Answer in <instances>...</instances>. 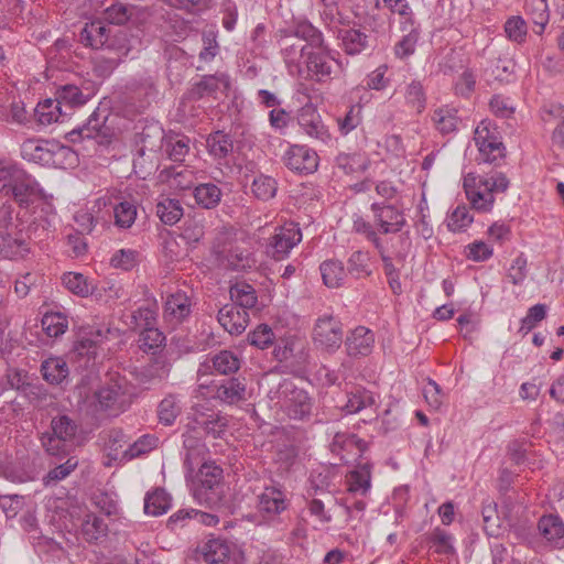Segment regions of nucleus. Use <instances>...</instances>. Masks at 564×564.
<instances>
[{
    "instance_id": "7ed1b4c3",
    "label": "nucleus",
    "mask_w": 564,
    "mask_h": 564,
    "mask_svg": "<svg viewBox=\"0 0 564 564\" xmlns=\"http://www.w3.org/2000/svg\"><path fill=\"white\" fill-rule=\"evenodd\" d=\"M79 39L85 46L94 50L115 51L119 55H126L129 51L126 34L118 32L112 35L111 29L100 20L86 23L79 33Z\"/></svg>"
},
{
    "instance_id": "c85d7f7f",
    "label": "nucleus",
    "mask_w": 564,
    "mask_h": 564,
    "mask_svg": "<svg viewBox=\"0 0 564 564\" xmlns=\"http://www.w3.org/2000/svg\"><path fill=\"white\" fill-rule=\"evenodd\" d=\"M348 491L365 496L371 487V465L360 463L347 475Z\"/></svg>"
},
{
    "instance_id": "2f4dec72",
    "label": "nucleus",
    "mask_w": 564,
    "mask_h": 564,
    "mask_svg": "<svg viewBox=\"0 0 564 564\" xmlns=\"http://www.w3.org/2000/svg\"><path fill=\"white\" fill-rule=\"evenodd\" d=\"M206 147L209 155L216 160H221L232 152L234 141L229 134L218 130L207 137Z\"/></svg>"
},
{
    "instance_id": "a211bd4d",
    "label": "nucleus",
    "mask_w": 564,
    "mask_h": 564,
    "mask_svg": "<svg viewBox=\"0 0 564 564\" xmlns=\"http://www.w3.org/2000/svg\"><path fill=\"white\" fill-rule=\"evenodd\" d=\"M297 121L303 132L310 138L323 143H326L330 140L328 129L315 109L311 107L302 108Z\"/></svg>"
},
{
    "instance_id": "de8ad7c7",
    "label": "nucleus",
    "mask_w": 564,
    "mask_h": 564,
    "mask_svg": "<svg viewBox=\"0 0 564 564\" xmlns=\"http://www.w3.org/2000/svg\"><path fill=\"white\" fill-rule=\"evenodd\" d=\"M138 343L142 351L155 355L165 345V336L156 326L148 327L141 330Z\"/></svg>"
},
{
    "instance_id": "39448f33",
    "label": "nucleus",
    "mask_w": 564,
    "mask_h": 564,
    "mask_svg": "<svg viewBox=\"0 0 564 564\" xmlns=\"http://www.w3.org/2000/svg\"><path fill=\"white\" fill-rule=\"evenodd\" d=\"M95 399L100 411L109 412L112 415L126 411L131 403L126 379L119 376L110 377L109 382L95 392Z\"/></svg>"
},
{
    "instance_id": "37998d69",
    "label": "nucleus",
    "mask_w": 564,
    "mask_h": 564,
    "mask_svg": "<svg viewBox=\"0 0 564 564\" xmlns=\"http://www.w3.org/2000/svg\"><path fill=\"white\" fill-rule=\"evenodd\" d=\"M380 3L400 17L402 31H406L408 25L416 24L413 11L406 0H377L376 8H380Z\"/></svg>"
},
{
    "instance_id": "09e8293b",
    "label": "nucleus",
    "mask_w": 564,
    "mask_h": 564,
    "mask_svg": "<svg viewBox=\"0 0 564 564\" xmlns=\"http://www.w3.org/2000/svg\"><path fill=\"white\" fill-rule=\"evenodd\" d=\"M158 445V438L150 434L140 436L137 441L130 442L122 452V459L131 460L153 451Z\"/></svg>"
},
{
    "instance_id": "4d7b16f0",
    "label": "nucleus",
    "mask_w": 564,
    "mask_h": 564,
    "mask_svg": "<svg viewBox=\"0 0 564 564\" xmlns=\"http://www.w3.org/2000/svg\"><path fill=\"white\" fill-rule=\"evenodd\" d=\"M354 448H357L359 452L364 449V443L361 440H359L355 434H348V433H336L333 442L330 444V451L336 454L340 455L341 458L343 452H351Z\"/></svg>"
},
{
    "instance_id": "bf43d9fd",
    "label": "nucleus",
    "mask_w": 564,
    "mask_h": 564,
    "mask_svg": "<svg viewBox=\"0 0 564 564\" xmlns=\"http://www.w3.org/2000/svg\"><path fill=\"white\" fill-rule=\"evenodd\" d=\"M115 225L122 229L130 228L137 218V206L129 200L117 204L113 208Z\"/></svg>"
},
{
    "instance_id": "dca6fc26",
    "label": "nucleus",
    "mask_w": 564,
    "mask_h": 564,
    "mask_svg": "<svg viewBox=\"0 0 564 564\" xmlns=\"http://www.w3.org/2000/svg\"><path fill=\"white\" fill-rule=\"evenodd\" d=\"M278 44L288 67H293L301 73L302 63L308 51L307 46L304 43H301L300 37L293 36L291 32L281 33Z\"/></svg>"
},
{
    "instance_id": "393cba45",
    "label": "nucleus",
    "mask_w": 564,
    "mask_h": 564,
    "mask_svg": "<svg viewBox=\"0 0 564 564\" xmlns=\"http://www.w3.org/2000/svg\"><path fill=\"white\" fill-rule=\"evenodd\" d=\"M191 313L189 297L183 291H177L167 296L164 315L170 322L181 323Z\"/></svg>"
},
{
    "instance_id": "bb28decb",
    "label": "nucleus",
    "mask_w": 564,
    "mask_h": 564,
    "mask_svg": "<svg viewBox=\"0 0 564 564\" xmlns=\"http://www.w3.org/2000/svg\"><path fill=\"white\" fill-rule=\"evenodd\" d=\"M214 398L226 404L243 401L246 400V384L238 378L227 379L215 387Z\"/></svg>"
},
{
    "instance_id": "5701e85b",
    "label": "nucleus",
    "mask_w": 564,
    "mask_h": 564,
    "mask_svg": "<svg viewBox=\"0 0 564 564\" xmlns=\"http://www.w3.org/2000/svg\"><path fill=\"white\" fill-rule=\"evenodd\" d=\"M145 10L137 6L115 2L104 11V19L110 24L123 25L130 21H137L144 15Z\"/></svg>"
},
{
    "instance_id": "ddd939ff",
    "label": "nucleus",
    "mask_w": 564,
    "mask_h": 564,
    "mask_svg": "<svg viewBox=\"0 0 564 564\" xmlns=\"http://www.w3.org/2000/svg\"><path fill=\"white\" fill-rule=\"evenodd\" d=\"M288 169L300 174H311L318 167L317 153L306 145H291L283 155Z\"/></svg>"
},
{
    "instance_id": "603ef678",
    "label": "nucleus",
    "mask_w": 564,
    "mask_h": 564,
    "mask_svg": "<svg viewBox=\"0 0 564 564\" xmlns=\"http://www.w3.org/2000/svg\"><path fill=\"white\" fill-rule=\"evenodd\" d=\"M406 34L394 46L397 57L403 59L415 52L416 43L420 37V29L417 24L408 25Z\"/></svg>"
},
{
    "instance_id": "0eeeda50",
    "label": "nucleus",
    "mask_w": 564,
    "mask_h": 564,
    "mask_svg": "<svg viewBox=\"0 0 564 564\" xmlns=\"http://www.w3.org/2000/svg\"><path fill=\"white\" fill-rule=\"evenodd\" d=\"M107 116L95 110L87 122L68 133L72 142L91 141L97 145L106 147L111 143L115 133L113 129L107 123Z\"/></svg>"
},
{
    "instance_id": "ea45409f",
    "label": "nucleus",
    "mask_w": 564,
    "mask_h": 564,
    "mask_svg": "<svg viewBox=\"0 0 564 564\" xmlns=\"http://www.w3.org/2000/svg\"><path fill=\"white\" fill-rule=\"evenodd\" d=\"M171 507V498L164 489H155L144 498V512L159 517L167 512Z\"/></svg>"
},
{
    "instance_id": "f8f14e48",
    "label": "nucleus",
    "mask_w": 564,
    "mask_h": 564,
    "mask_svg": "<svg viewBox=\"0 0 564 564\" xmlns=\"http://www.w3.org/2000/svg\"><path fill=\"white\" fill-rule=\"evenodd\" d=\"M302 240V232L297 224L288 223L275 229L270 239L269 252L275 260H282Z\"/></svg>"
},
{
    "instance_id": "338daca9",
    "label": "nucleus",
    "mask_w": 564,
    "mask_h": 564,
    "mask_svg": "<svg viewBox=\"0 0 564 564\" xmlns=\"http://www.w3.org/2000/svg\"><path fill=\"white\" fill-rule=\"evenodd\" d=\"M484 529L488 535L496 536L499 534L500 518L495 501L485 502L481 510Z\"/></svg>"
},
{
    "instance_id": "5fc2aeb1",
    "label": "nucleus",
    "mask_w": 564,
    "mask_h": 564,
    "mask_svg": "<svg viewBox=\"0 0 564 564\" xmlns=\"http://www.w3.org/2000/svg\"><path fill=\"white\" fill-rule=\"evenodd\" d=\"M539 530L549 541H557L564 536V523L558 516H544L539 521Z\"/></svg>"
},
{
    "instance_id": "6e6d98bb",
    "label": "nucleus",
    "mask_w": 564,
    "mask_h": 564,
    "mask_svg": "<svg viewBox=\"0 0 564 564\" xmlns=\"http://www.w3.org/2000/svg\"><path fill=\"white\" fill-rule=\"evenodd\" d=\"M41 323L43 330L48 337H58L68 327L67 317L63 313H45Z\"/></svg>"
},
{
    "instance_id": "f257e3e1",
    "label": "nucleus",
    "mask_w": 564,
    "mask_h": 564,
    "mask_svg": "<svg viewBox=\"0 0 564 564\" xmlns=\"http://www.w3.org/2000/svg\"><path fill=\"white\" fill-rule=\"evenodd\" d=\"M463 187L471 207L478 212H490L495 203V193H503L509 180L503 174L481 177L473 173L464 177Z\"/></svg>"
},
{
    "instance_id": "a878e982",
    "label": "nucleus",
    "mask_w": 564,
    "mask_h": 564,
    "mask_svg": "<svg viewBox=\"0 0 564 564\" xmlns=\"http://www.w3.org/2000/svg\"><path fill=\"white\" fill-rule=\"evenodd\" d=\"M55 98L63 109L68 112V110L85 105L90 99V94L83 91L74 84H65L56 88Z\"/></svg>"
},
{
    "instance_id": "423d86ee",
    "label": "nucleus",
    "mask_w": 564,
    "mask_h": 564,
    "mask_svg": "<svg viewBox=\"0 0 564 564\" xmlns=\"http://www.w3.org/2000/svg\"><path fill=\"white\" fill-rule=\"evenodd\" d=\"M223 478V469L214 463H204L197 474V482L194 487L195 500L206 507H214L221 499L219 489Z\"/></svg>"
},
{
    "instance_id": "680f3d73",
    "label": "nucleus",
    "mask_w": 564,
    "mask_h": 564,
    "mask_svg": "<svg viewBox=\"0 0 564 564\" xmlns=\"http://www.w3.org/2000/svg\"><path fill=\"white\" fill-rule=\"evenodd\" d=\"M404 97L409 107L421 113L426 106V97L421 82L412 80L405 88Z\"/></svg>"
},
{
    "instance_id": "f03ea898",
    "label": "nucleus",
    "mask_w": 564,
    "mask_h": 564,
    "mask_svg": "<svg viewBox=\"0 0 564 564\" xmlns=\"http://www.w3.org/2000/svg\"><path fill=\"white\" fill-rule=\"evenodd\" d=\"M78 429V423L67 414L56 415L51 421V432L42 434L41 443L52 456L66 455L74 445Z\"/></svg>"
},
{
    "instance_id": "2eb2a0df",
    "label": "nucleus",
    "mask_w": 564,
    "mask_h": 564,
    "mask_svg": "<svg viewBox=\"0 0 564 564\" xmlns=\"http://www.w3.org/2000/svg\"><path fill=\"white\" fill-rule=\"evenodd\" d=\"M289 500L281 486H267L258 496L257 509L268 519H273L285 511Z\"/></svg>"
},
{
    "instance_id": "3c124183",
    "label": "nucleus",
    "mask_w": 564,
    "mask_h": 564,
    "mask_svg": "<svg viewBox=\"0 0 564 564\" xmlns=\"http://www.w3.org/2000/svg\"><path fill=\"white\" fill-rule=\"evenodd\" d=\"M370 257L368 252L354 251L347 261V272L355 279H362L371 274Z\"/></svg>"
},
{
    "instance_id": "b1692460",
    "label": "nucleus",
    "mask_w": 564,
    "mask_h": 564,
    "mask_svg": "<svg viewBox=\"0 0 564 564\" xmlns=\"http://www.w3.org/2000/svg\"><path fill=\"white\" fill-rule=\"evenodd\" d=\"M155 132L167 156L174 162H183L189 152V138L181 134L164 137L161 128H155Z\"/></svg>"
},
{
    "instance_id": "79ce46f5",
    "label": "nucleus",
    "mask_w": 564,
    "mask_h": 564,
    "mask_svg": "<svg viewBox=\"0 0 564 564\" xmlns=\"http://www.w3.org/2000/svg\"><path fill=\"white\" fill-rule=\"evenodd\" d=\"M229 293L230 299L234 301L232 304L242 307L245 311L253 308L257 305L258 297L256 290L252 285L246 282L236 283L230 288Z\"/></svg>"
},
{
    "instance_id": "473e14b6",
    "label": "nucleus",
    "mask_w": 564,
    "mask_h": 564,
    "mask_svg": "<svg viewBox=\"0 0 564 564\" xmlns=\"http://www.w3.org/2000/svg\"><path fill=\"white\" fill-rule=\"evenodd\" d=\"M40 189L37 183L24 171L23 176L14 184L9 196H12L21 206H28Z\"/></svg>"
},
{
    "instance_id": "6ab92c4d",
    "label": "nucleus",
    "mask_w": 564,
    "mask_h": 564,
    "mask_svg": "<svg viewBox=\"0 0 564 564\" xmlns=\"http://www.w3.org/2000/svg\"><path fill=\"white\" fill-rule=\"evenodd\" d=\"M109 333L110 329L105 327L90 328L82 333L74 343V351L82 357H95L98 347L108 338Z\"/></svg>"
},
{
    "instance_id": "69168bd1",
    "label": "nucleus",
    "mask_w": 564,
    "mask_h": 564,
    "mask_svg": "<svg viewBox=\"0 0 564 564\" xmlns=\"http://www.w3.org/2000/svg\"><path fill=\"white\" fill-rule=\"evenodd\" d=\"M547 307L545 304H535L528 310L527 315L521 319L519 333L529 334L536 325L546 317Z\"/></svg>"
},
{
    "instance_id": "0e129e2a",
    "label": "nucleus",
    "mask_w": 564,
    "mask_h": 564,
    "mask_svg": "<svg viewBox=\"0 0 564 564\" xmlns=\"http://www.w3.org/2000/svg\"><path fill=\"white\" fill-rule=\"evenodd\" d=\"M164 172L170 184L178 189H188L194 185L193 171L187 167H171Z\"/></svg>"
},
{
    "instance_id": "c03bdc74",
    "label": "nucleus",
    "mask_w": 564,
    "mask_h": 564,
    "mask_svg": "<svg viewBox=\"0 0 564 564\" xmlns=\"http://www.w3.org/2000/svg\"><path fill=\"white\" fill-rule=\"evenodd\" d=\"M291 33L293 36L300 37L301 43L306 42L308 51L324 46L322 32L308 22L299 23Z\"/></svg>"
},
{
    "instance_id": "aec40b11",
    "label": "nucleus",
    "mask_w": 564,
    "mask_h": 564,
    "mask_svg": "<svg viewBox=\"0 0 564 564\" xmlns=\"http://www.w3.org/2000/svg\"><path fill=\"white\" fill-rule=\"evenodd\" d=\"M171 371V364L165 357H156L135 372L141 384H154L165 380Z\"/></svg>"
},
{
    "instance_id": "7c9ffc66",
    "label": "nucleus",
    "mask_w": 564,
    "mask_h": 564,
    "mask_svg": "<svg viewBox=\"0 0 564 564\" xmlns=\"http://www.w3.org/2000/svg\"><path fill=\"white\" fill-rule=\"evenodd\" d=\"M219 262L229 269L240 270L251 265L250 253L238 246H230L218 251Z\"/></svg>"
},
{
    "instance_id": "412c9836",
    "label": "nucleus",
    "mask_w": 564,
    "mask_h": 564,
    "mask_svg": "<svg viewBox=\"0 0 564 564\" xmlns=\"http://www.w3.org/2000/svg\"><path fill=\"white\" fill-rule=\"evenodd\" d=\"M54 144L44 140L28 139L21 144V155L24 160L39 164H51L54 162Z\"/></svg>"
},
{
    "instance_id": "cd10ccee",
    "label": "nucleus",
    "mask_w": 564,
    "mask_h": 564,
    "mask_svg": "<svg viewBox=\"0 0 564 564\" xmlns=\"http://www.w3.org/2000/svg\"><path fill=\"white\" fill-rule=\"evenodd\" d=\"M30 253L29 242L21 237H12L0 231V257L9 260L23 259Z\"/></svg>"
},
{
    "instance_id": "6e6552de",
    "label": "nucleus",
    "mask_w": 564,
    "mask_h": 564,
    "mask_svg": "<svg viewBox=\"0 0 564 564\" xmlns=\"http://www.w3.org/2000/svg\"><path fill=\"white\" fill-rule=\"evenodd\" d=\"M302 64L305 65L308 76L318 83L327 82L334 73L340 69L339 62L332 56L325 45L322 48L307 51Z\"/></svg>"
},
{
    "instance_id": "774afa93",
    "label": "nucleus",
    "mask_w": 564,
    "mask_h": 564,
    "mask_svg": "<svg viewBox=\"0 0 564 564\" xmlns=\"http://www.w3.org/2000/svg\"><path fill=\"white\" fill-rule=\"evenodd\" d=\"M180 413L181 406L176 399L172 395L164 398L159 404V420L164 425H172Z\"/></svg>"
},
{
    "instance_id": "f704fd0d",
    "label": "nucleus",
    "mask_w": 564,
    "mask_h": 564,
    "mask_svg": "<svg viewBox=\"0 0 564 564\" xmlns=\"http://www.w3.org/2000/svg\"><path fill=\"white\" fill-rule=\"evenodd\" d=\"M62 282L69 292L80 297L91 296L96 292L93 281L82 273L66 272L62 276Z\"/></svg>"
},
{
    "instance_id": "a18cd8bd",
    "label": "nucleus",
    "mask_w": 564,
    "mask_h": 564,
    "mask_svg": "<svg viewBox=\"0 0 564 564\" xmlns=\"http://www.w3.org/2000/svg\"><path fill=\"white\" fill-rule=\"evenodd\" d=\"M432 119L436 129L443 134L456 131L459 122L457 110L449 107H441L434 110Z\"/></svg>"
},
{
    "instance_id": "4468645a",
    "label": "nucleus",
    "mask_w": 564,
    "mask_h": 564,
    "mask_svg": "<svg viewBox=\"0 0 564 564\" xmlns=\"http://www.w3.org/2000/svg\"><path fill=\"white\" fill-rule=\"evenodd\" d=\"M193 421L196 427L202 429L213 438H220L227 431L228 419L220 412L208 411L204 405L194 408Z\"/></svg>"
},
{
    "instance_id": "72a5a7b5",
    "label": "nucleus",
    "mask_w": 564,
    "mask_h": 564,
    "mask_svg": "<svg viewBox=\"0 0 564 564\" xmlns=\"http://www.w3.org/2000/svg\"><path fill=\"white\" fill-rule=\"evenodd\" d=\"M346 398L347 401L340 408L349 414L358 413L376 402L373 394L360 387H355L348 391Z\"/></svg>"
},
{
    "instance_id": "9b49d317",
    "label": "nucleus",
    "mask_w": 564,
    "mask_h": 564,
    "mask_svg": "<svg viewBox=\"0 0 564 564\" xmlns=\"http://www.w3.org/2000/svg\"><path fill=\"white\" fill-rule=\"evenodd\" d=\"M313 340L325 350L339 348L343 341L341 323L333 315L318 317L313 329Z\"/></svg>"
},
{
    "instance_id": "864d4df0",
    "label": "nucleus",
    "mask_w": 564,
    "mask_h": 564,
    "mask_svg": "<svg viewBox=\"0 0 564 564\" xmlns=\"http://www.w3.org/2000/svg\"><path fill=\"white\" fill-rule=\"evenodd\" d=\"M335 163L345 174L362 172L368 166V161L358 153H339L335 159Z\"/></svg>"
},
{
    "instance_id": "f3484780",
    "label": "nucleus",
    "mask_w": 564,
    "mask_h": 564,
    "mask_svg": "<svg viewBox=\"0 0 564 564\" xmlns=\"http://www.w3.org/2000/svg\"><path fill=\"white\" fill-rule=\"evenodd\" d=\"M217 319L229 334L239 335L248 325L249 314L236 304H226L218 311Z\"/></svg>"
},
{
    "instance_id": "c756f323",
    "label": "nucleus",
    "mask_w": 564,
    "mask_h": 564,
    "mask_svg": "<svg viewBox=\"0 0 564 564\" xmlns=\"http://www.w3.org/2000/svg\"><path fill=\"white\" fill-rule=\"evenodd\" d=\"M68 115L69 113L63 109L56 98H47L39 102L35 108V117L43 126H50L54 122H58Z\"/></svg>"
},
{
    "instance_id": "e2e57ef3",
    "label": "nucleus",
    "mask_w": 564,
    "mask_h": 564,
    "mask_svg": "<svg viewBox=\"0 0 564 564\" xmlns=\"http://www.w3.org/2000/svg\"><path fill=\"white\" fill-rule=\"evenodd\" d=\"M132 323L134 328L148 329V327L156 326L158 308L155 304L141 306L135 310L132 315Z\"/></svg>"
},
{
    "instance_id": "4be33fe9",
    "label": "nucleus",
    "mask_w": 564,
    "mask_h": 564,
    "mask_svg": "<svg viewBox=\"0 0 564 564\" xmlns=\"http://www.w3.org/2000/svg\"><path fill=\"white\" fill-rule=\"evenodd\" d=\"M375 344L373 333L364 327H356L346 338V349L349 356L359 357L368 356Z\"/></svg>"
},
{
    "instance_id": "1a4fd4ad",
    "label": "nucleus",
    "mask_w": 564,
    "mask_h": 564,
    "mask_svg": "<svg viewBox=\"0 0 564 564\" xmlns=\"http://www.w3.org/2000/svg\"><path fill=\"white\" fill-rule=\"evenodd\" d=\"M372 220L379 234H397L406 225L402 207L394 204L372 203L370 206Z\"/></svg>"
},
{
    "instance_id": "49530a36",
    "label": "nucleus",
    "mask_w": 564,
    "mask_h": 564,
    "mask_svg": "<svg viewBox=\"0 0 564 564\" xmlns=\"http://www.w3.org/2000/svg\"><path fill=\"white\" fill-rule=\"evenodd\" d=\"M194 197L199 206L212 209L219 204L221 191L213 183H205L195 187Z\"/></svg>"
},
{
    "instance_id": "052dcab7",
    "label": "nucleus",
    "mask_w": 564,
    "mask_h": 564,
    "mask_svg": "<svg viewBox=\"0 0 564 564\" xmlns=\"http://www.w3.org/2000/svg\"><path fill=\"white\" fill-rule=\"evenodd\" d=\"M213 366L219 375H229L240 368V360L234 352L221 350L214 356Z\"/></svg>"
},
{
    "instance_id": "20e7f679",
    "label": "nucleus",
    "mask_w": 564,
    "mask_h": 564,
    "mask_svg": "<svg viewBox=\"0 0 564 564\" xmlns=\"http://www.w3.org/2000/svg\"><path fill=\"white\" fill-rule=\"evenodd\" d=\"M270 399L276 400V403L284 408L292 419L303 420L311 414L310 397L290 379L282 380L275 390H271Z\"/></svg>"
},
{
    "instance_id": "13d9d810",
    "label": "nucleus",
    "mask_w": 564,
    "mask_h": 564,
    "mask_svg": "<svg viewBox=\"0 0 564 564\" xmlns=\"http://www.w3.org/2000/svg\"><path fill=\"white\" fill-rule=\"evenodd\" d=\"M427 542L438 554H454L453 536L443 529L435 528L427 536Z\"/></svg>"
},
{
    "instance_id": "a19ab883",
    "label": "nucleus",
    "mask_w": 564,
    "mask_h": 564,
    "mask_svg": "<svg viewBox=\"0 0 564 564\" xmlns=\"http://www.w3.org/2000/svg\"><path fill=\"white\" fill-rule=\"evenodd\" d=\"M202 556L208 564H224L229 558V546L219 539L207 541L202 546Z\"/></svg>"
},
{
    "instance_id": "9d476101",
    "label": "nucleus",
    "mask_w": 564,
    "mask_h": 564,
    "mask_svg": "<svg viewBox=\"0 0 564 564\" xmlns=\"http://www.w3.org/2000/svg\"><path fill=\"white\" fill-rule=\"evenodd\" d=\"M475 143L479 150L480 160L486 163L497 164L505 156V147L491 130L490 122L481 121L474 133Z\"/></svg>"
},
{
    "instance_id": "8fccbe9b",
    "label": "nucleus",
    "mask_w": 564,
    "mask_h": 564,
    "mask_svg": "<svg viewBox=\"0 0 564 564\" xmlns=\"http://www.w3.org/2000/svg\"><path fill=\"white\" fill-rule=\"evenodd\" d=\"M156 215L165 225H175L183 216V207L176 199L165 198L156 205Z\"/></svg>"
},
{
    "instance_id": "4c0bfd02",
    "label": "nucleus",
    "mask_w": 564,
    "mask_h": 564,
    "mask_svg": "<svg viewBox=\"0 0 564 564\" xmlns=\"http://www.w3.org/2000/svg\"><path fill=\"white\" fill-rule=\"evenodd\" d=\"M344 51L349 55L360 54L369 47L368 35L360 30L349 29L340 31Z\"/></svg>"
},
{
    "instance_id": "58836bf2",
    "label": "nucleus",
    "mask_w": 564,
    "mask_h": 564,
    "mask_svg": "<svg viewBox=\"0 0 564 564\" xmlns=\"http://www.w3.org/2000/svg\"><path fill=\"white\" fill-rule=\"evenodd\" d=\"M228 78L225 75H207L196 83L189 91L193 99H202L205 96H210L216 93L220 85L228 86Z\"/></svg>"
},
{
    "instance_id": "c9c22d12",
    "label": "nucleus",
    "mask_w": 564,
    "mask_h": 564,
    "mask_svg": "<svg viewBox=\"0 0 564 564\" xmlns=\"http://www.w3.org/2000/svg\"><path fill=\"white\" fill-rule=\"evenodd\" d=\"M323 282L328 288H340L344 285L347 272L343 262L338 260H326L321 267Z\"/></svg>"
},
{
    "instance_id": "e433bc0d",
    "label": "nucleus",
    "mask_w": 564,
    "mask_h": 564,
    "mask_svg": "<svg viewBox=\"0 0 564 564\" xmlns=\"http://www.w3.org/2000/svg\"><path fill=\"white\" fill-rule=\"evenodd\" d=\"M41 372L47 382L59 384L68 377L69 370L64 359L52 357L43 361Z\"/></svg>"
}]
</instances>
